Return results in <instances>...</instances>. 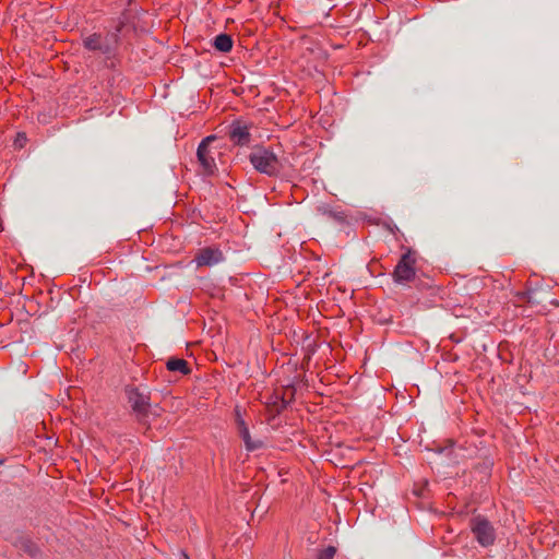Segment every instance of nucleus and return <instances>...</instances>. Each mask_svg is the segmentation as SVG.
<instances>
[{
  "label": "nucleus",
  "instance_id": "nucleus-16",
  "mask_svg": "<svg viewBox=\"0 0 559 559\" xmlns=\"http://www.w3.org/2000/svg\"><path fill=\"white\" fill-rule=\"evenodd\" d=\"M25 141H26V135L24 133H19L16 142H25Z\"/></svg>",
  "mask_w": 559,
  "mask_h": 559
},
{
  "label": "nucleus",
  "instance_id": "nucleus-18",
  "mask_svg": "<svg viewBox=\"0 0 559 559\" xmlns=\"http://www.w3.org/2000/svg\"><path fill=\"white\" fill-rule=\"evenodd\" d=\"M246 136H247V142L249 141V132L247 131L246 133Z\"/></svg>",
  "mask_w": 559,
  "mask_h": 559
},
{
  "label": "nucleus",
  "instance_id": "nucleus-17",
  "mask_svg": "<svg viewBox=\"0 0 559 559\" xmlns=\"http://www.w3.org/2000/svg\"><path fill=\"white\" fill-rule=\"evenodd\" d=\"M180 558H181V559H190V557L188 556V554H187V552H185V551H181V552H180Z\"/></svg>",
  "mask_w": 559,
  "mask_h": 559
},
{
  "label": "nucleus",
  "instance_id": "nucleus-14",
  "mask_svg": "<svg viewBox=\"0 0 559 559\" xmlns=\"http://www.w3.org/2000/svg\"><path fill=\"white\" fill-rule=\"evenodd\" d=\"M262 447L263 442L261 440L252 441L249 433L247 432V452L261 449Z\"/></svg>",
  "mask_w": 559,
  "mask_h": 559
},
{
  "label": "nucleus",
  "instance_id": "nucleus-11",
  "mask_svg": "<svg viewBox=\"0 0 559 559\" xmlns=\"http://www.w3.org/2000/svg\"><path fill=\"white\" fill-rule=\"evenodd\" d=\"M166 367L169 371H177L180 372L181 374L190 373L188 362L182 358H170L166 362Z\"/></svg>",
  "mask_w": 559,
  "mask_h": 559
},
{
  "label": "nucleus",
  "instance_id": "nucleus-13",
  "mask_svg": "<svg viewBox=\"0 0 559 559\" xmlns=\"http://www.w3.org/2000/svg\"><path fill=\"white\" fill-rule=\"evenodd\" d=\"M126 23L123 20H119L118 24L116 25L114 32L108 33L110 35L111 41L118 47L120 43V33L122 32Z\"/></svg>",
  "mask_w": 559,
  "mask_h": 559
},
{
  "label": "nucleus",
  "instance_id": "nucleus-4",
  "mask_svg": "<svg viewBox=\"0 0 559 559\" xmlns=\"http://www.w3.org/2000/svg\"><path fill=\"white\" fill-rule=\"evenodd\" d=\"M216 140V135L205 136L199 144L197 150V158L204 176H213L218 168L215 160L216 152L212 151L210 144Z\"/></svg>",
  "mask_w": 559,
  "mask_h": 559
},
{
  "label": "nucleus",
  "instance_id": "nucleus-7",
  "mask_svg": "<svg viewBox=\"0 0 559 559\" xmlns=\"http://www.w3.org/2000/svg\"><path fill=\"white\" fill-rule=\"evenodd\" d=\"M414 260L409 253L404 254L394 270V277L397 283H406L414 278Z\"/></svg>",
  "mask_w": 559,
  "mask_h": 559
},
{
  "label": "nucleus",
  "instance_id": "nucleus-1",
  "mask_svg": "<svg viewBox=\"0 0 559 559\" xmlns=\"http://www.w3.org/2000/svg\"><path fill=\"white\" fill-rule=\"evenodd\" d=\"M124 392L136 421L141 425H146L151 414L150 393L134 385H127Z\"/></svg>",
  "mask_w": 559,
  "mask_h": 559
},
{
  "label": "nucleus",
  "instance_id": "nucleus-15",
  "mask_svg": "<svg viewBox=\"0 0 559 559\" xmlns=\"http://www.w3.org/2000/svg\"><path fill=\"white\" fill-rule=\"evenodd\" d=\"M336 552V549L333 546H329L323 551L320 552L318 559H332Z\"/></svg>",
  "mask_w": 559,
  "mask_h": 559
},
{
  "label": "nucleus",
  "instance_id": "nucleus-2",
  "mask_svg": "<svg viewBox=\"0 0 559 559\" xmlns=\"http://www.w3.org/2000/svg\"><path fill=\"white\" fill-rule=\"evenodd\" d=\"M249 159L255 170L269 176L276 174L280 167L276 155L264 146L252 147Z\"/></svg>",
  "mask_w": 559,
  "mask_h": 559
},
{
  "label": "nucleus",
  "instance_id": "nucleus-3",
  "mask_svg": "<svg viewBox=\"0 0 559 559\" xmlns=\"http://www.w3.org/2000/svg\"><path fill=\"white\" fill-rule=\"evenodd\" d=\"M83 47L88 51L102 52L107 60H110V67L115 66L117 46L111 41L109 34L103 36L99 33H93L83 38Z\"/></svg>",
  "mask_w": 559,
  "mask_h": 559
},
{
  "label": "nucleus",
  "instance_id": "nucleus-8",
  "mask_svg": "<svg viewBox=\"0 0 559 559\" xmlns=\"http://www.w3.org/2000/svg\"><path fill=\"white\" fill-rule=\"evenodd\" d=\"M223 260V253L216 248H203L194 257L198 266H212Z\"/></svg>",
  "mask_w": 559,
  "mask_h": 559
},
{
  "label": "nucleus",
  "instance_id": "nucleus-5",
  "mask_svg": "<svg viewBox=\"0 0 559 559\" xmlns=\"http://www.w3.org/2000/svg\"><path fill=\"white\" fill-rule=\"evenodd\" d=\"M471 528L475 538L483 547H488L495 543V528L486 518H474L471 522Z\"/></svg>",
  "mask_w": 559,
  "mask_h": 559
},
{
  "label": "nucleus",
  "instance_id": "nucleus-10",
  "mask_svg": "<svg viewBox=\"0 0 559 559\" xmlns=\"http://www.w3.org/2000/svg\"><path fill=\"white\" fill-rule=\"evenodd\" d=\"M213 47L219 52H228L233 48V38L226 33L217 35L213 39Z\"/></svg>",
  "mask_w": 559,
  "mask_h": 559
},
{
  "label": "nucleus",
  "instance_id": "nucleus-12",
  "mask_svg": "<svg viewBox=\"0 0 559 559\" xmlns=\"http://www.w3.org/2000/svg\"><path fill=\"white\" fill-rule=\"evenodd\" d=\"M235 417L238 426V435L245 440V418L241 414V406L238 404L235 406Z\"/></svg>",
  "mask_w": 559,
  "mask_h": 559
},
{
  "label": "nucleus",
  "instance_id": "nucleus-9",
  "mask_svg": "<svg viewBox=\"0 0 559 559\" xmlns=\"http://www.w3.org/2000/svg\"><path fill=\"white\" fill-rule=\"evenodd\" d=\"M225 134L231 144L242 146L245 144V122L240 119L234 120L226 127Z\"/></svg>",
  "mask_w": 559,
  "mask_h": 559
},
{
  "label": "nucleus",
  "instance_id": "nucleus-19",
  "mask_svg": "<svg viewBox=\"0 0 559 559\" xmlns=\"http://www.w3.org/2000/svg\"><path fill=\"white\" fill-rule=\"evenodd\" d=\"M0 463H2V461L0 460Z\"/></svg>",
  "mask_w": 559,
  "mask_h": 559
},
{
  "label": "nucleus",
  "instance_id": "nucleus-6",
  "mask_svg": "<svg viewBox=\"0 0 559 559\" xmlns=\"http://www.w3.org/2000/svg\"><path fill=\"white\" fill-rule=\"evenodd\" d=\"M5 539L10 542L13 547L22 550L31 558H37L41 554L39 546L29 536L22 532H14L10 536L5 537Z\"/></svg>",
  "mask_w": 559,
  "mask_h": 559
}]
</instances>
